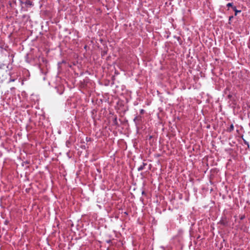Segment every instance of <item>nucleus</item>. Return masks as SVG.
Returning <instances> with one entry per match:
<instances>
[{"mask_svg": "<svg viewBox=\"0 0 250 250\" xmlns=\"http://www.w3.org/2000/svg\"><path fill=\"white\" fill-rule=\"evenodd\" d=\"M233 9L234 10V11H235V15H237V13H238V12H239V13L241 12V11L236 10V9H235V7H233Z\"/></svg>", "mask_w": 250, "mask_h": 250, "instance_id": "obj_1", "label": "nucleus"}, {"mask_svg": "<svg viewBox=\"0 0 250 250\" xmlns=\"http://www.w3.org/2000/svg\"><path fill=\"white\" fill-rule=\"evenodd\" d=\"M227 6L229 7V6H232V3H229L227 4Z\"/></svg>", "mask_w": 250, "mask_h": 250, "instance_id": "obj_2", "label": "nucleus"}, {"mask_svg": "<svg viewBox=\"0 0 250 250\" xmlns=\"http://www.w3.org/2000/svg\"><path fill=\"white\" fill-rule=\"evenodd\" d=\"M142 169H143V167H139L138 168V170H142Z\"/></svg>", "mask_w": 250, "mask_h": 250, "instance_id": "obj_3", "label": "nucleus"}, {"mask_svg": "<svg viewBox=\"0 0 250 250\" xmlns=\"http://www.w3.org/2000/svg\"><path fill=\"white\" fill-rule=\"evenodd\" d=\"M230 128L231 129H233V125H231V126H230Z\"/></svg>", "mask_w": 250, "mask_h": 250, "instance_id": "obj_4", "label": "nucleus"}, {"mask_svg": "<svg viewBox=\"0 0 250 250\" xmlns=\"http://www.w3.org/2000/svg\"><path fill=\"white\" fill-rule=\"evenodd\" d=\"M229 19H232V17H229Z\"/></svg>", "mask_w": 250, "mask_h": 250, "instance_id": "obj_5", "label": "nucleus"}, {"mask_svg": "<svg viewBox=\"0 0 250 250\" xmlns=\"http://www.w3.org/2000/svg\"><path fill=\"white\" fill-rule=\"evenodd\" d=\"M229 19H232V17H229Z\"/></svg>", "mask_w": 250, "mask_h": 250, "instance_id": "obj_6", "label": "nucleus"}, {"mask_svg": "<svg viewBox=\"0 0 250 250\" xmlns=\"http://www.w3.org/2000/svg\"><path fill=\"white\" fill-rule=\"evenodd\" d=\"M14 81V79H13L11 81L13 82Z\"/></svg>", "mask_w": 250, "mask_h": 250, "instance_id": "obj_7", "label": "nucleus"}]
</instances>
